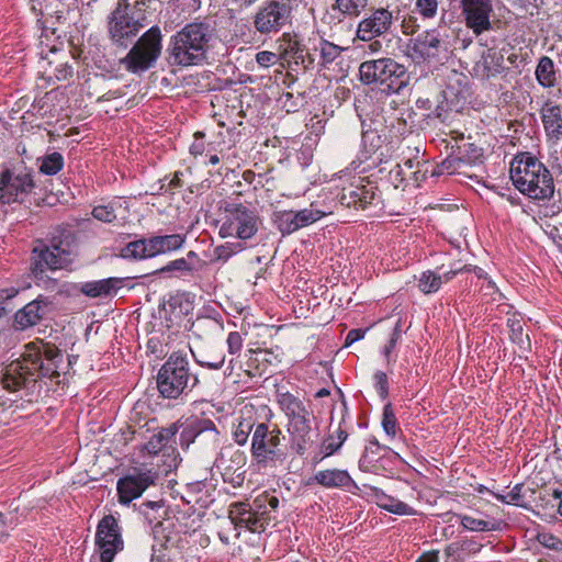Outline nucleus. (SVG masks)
<instances>
[{"instance_id":"obj_60","label":"nucleus","mask_w":562,"mask_h":562,"mask_svg":"<svg viewBox=\"0 0 562 562\" xmlns=\"http://www.w3.org/2000/svg\"><path fill=\"white\" fill-rule=\"evenodd\" d=\"M256 61L261 67L268 68V67L274 65L278 61V56H277V54H274L272 52L261 50V52L256 54Z\"/></svg>"},{"instance_id":"obj_17","label":"nucleus","mask_w":562,"mask_h":562,"mask_svg":"<svg viewBox=\"0 0 562 562\" xmlns=\"http://www.w3.org/2000/svg\"><path fill=\"white\" fill-rule=\"evenodd\" d=\"M460 9L467 27L476 36L492 30V0H460Z\"/></svg>"},{"instance_id":"obj_44","label":"nucleus","mask_w":562,"mask_h":562,"mask_svg":"<svg viewBox=\"0 0 562 562\" xmlns=\"http://www.w3.org/2000/svg\"><path fill=\"white\" fill-rule=\"evenodd\" d=\"M382 427L385 434L391 438H394L400 430L397 418L390 402L383 407Z\"/></svg>"},{"instance_id":"obj_15","label":"nucleus","mask_w":562,"mask_h":562,"mask_svg":"<svg viewBox=\"0 0 562 562\" xmlns=\"http://www.w3.org/2000/svg\"><path fill=\"white\" fill-rule=\"evenodd\" d=\"M448 53V43L437 29L425 31L407 45V56L416 64L430 61Z\"/></svg>"},{"instance_id":"obj_35","label":"nucleus","mask_w":562,"mask_h":562,"mask_svg":"<svg viewBox=\"0 0 562 562\" xmlns=\"http://www.w3.org/2000/svg\"><path fill=\"white\" fill-rule=\"evenodd\" d=\"M376 498L378 506L389 513L400 516H413L416 514V510L412 506L393 496L381 493L376 495Z\"/></svg>"},{"instance_id":"obj_22","label":"nucleus","mask_w":562,"mask_h":562,"mask_svg":"<svg viewBox=\"0 0 562 562\" xmlns=\"http://www.w3.org/2000/svg\"><path fill=\"white\" fill-rule=\"evenodd\" d=\"M49 245L60 255L68 263L74 262V258L78 254V235L76 231L68 224L57 225L48 235Z\"/></svg>"},{"instance_id":"obj_11","label":"nucleus","mask_w":562,"mask_h":562,"mask_svg":"<svg viewBox=\"0 0 562 562\" xmlns=\"http://www.w3.org/2000/svg\"><path fill=\"white\" fill-rule=\"evenodd\" d=\"M161 48V31L157 25L151 26L121 59V64L132 74L146 71L159 58Z\"/></svg>"},{"instance_id":"obj_59","label":"nucleus","mask_w":562,"mask_h":562,"mask_svg":"<svg viewBox=\"0 0 562 562\" xmlns=\"http://www.w3.org/2000/svg\"><path fill=\"white\" fill-rule=\"evenodd\" d=\"M227 349L229 355H237L243 348V337L238 331H231L226 339Z\"/></svg>"},{"instance_id":"obj_4","label":"nucleus","mask_w":562,"mask_h":562,"mask_svg":"<svg viewBox=\"0 0 562 562\" xmlns=\"http://www.w3.org/2000/svg\"><path fill=\"white\" fill-rule=\"evenodd\" d=\"M510 179L515 188L532 200H551L555 184L551 171L530 153L517 155L510 166Z\"/></svg>"},{"instance_id":"obj_45","label":"nucleus","mask_w":562,"mask_h":562,"mask_svg":"<svg viewBox=\"0 0 562 562\" xmlns=\"http://www.w3.org/2000/svg\"><path fill=\"white\" fill-rule=\"evenodd\" d=\"M456 153L461 158L462 164L472 165L482 156V148L473 143H463L457 146Z\"/></svg>"},{"instance_id":"obj_33","label":"nucleus","mask_w":562,"mask_h":562,"mask_svg":"<svg viewBox=\"0 0 562 562\" xmlns=\"http://www.w3.org/2000/svg\"><path fill=\"white\" fill-rule=\"evenodd\" d=\"M460 525L470 531H498L503 522L495 518L479 519L469 515H458Z\"/></svg>"},{"instance_id":"obj_43","label":"nucleus","mask_w":562,"mask_h":562,"mask_svg":"<svg viewBox=\"0 0 562 562\" xmlns=\"http://www.w3.org/2000/svg\"><path fill=\"white\" fill-rule=\"evenodd\" d=\"M442 284V277L431 270L424 271L418 279V288L425 294L437 292Z\"/></svg>"},{"instance_id":"obj_36","label":"nucleus","mask_w":562,"mask_h":562,"mask_svg":"<svg viewBox=\"0 0 562 562\" xmlns=\"http://www.w3.org/2000/svg\"><path fill=\"white\" fill-rule=\"evenodd\" d=\"M267 355L266 350H249L248 359L245 363V372L250 378L262 376L267 371Z\"/></svg>"},{"instance_id":"obj_6","label":"nucleus","mask_w":562,"mask_h":562,"mask_svg":"<svg viewBox=\"0 0 562 562\" xmlns=\"http://www.w3.org/2000/svg\"><path fill=\"white\" fill-rule=\"evenodd\" d=\"M284 436L276 424L260 422L251 436L250 454L259 470L274 469L286 459Z\"/></svg>"},{"instance_id":"obj_1","label":"nucleus","mask_w":562,"mask_h":562,"mask_svg":"<svg viewBox=\"0 0 562 562\" xmlns=\"http://www.w3.org/2000/svg\"><path fill=\"white\" fill-rule=\"evenodd\" d=\"M61 362L63 353L55 345L43 341L27 344L22 361L12 362L5 368L1 384L7 391L16 392L25 387L29 381H35L36 373L42 378H58Z\"/></svg>"},{"instance_id":"obj_57","label":"nucleus","mask_w":562,"mask_h":562,"mask_svg":"<svg viewBox=\"0 0 562 562\" xmlns=\"http://www.w3.org/2000/svg\"><path fill=\"white\" fill-rule=\"evenodd\" d=\"M374 387L382 400L389 396V381L385 372L378 371L374 373Z\"/></svg>"},{"instance_id":"obj_28","label":"nucleus","mask_w":562,"mask_h":562,"mask_svg":"<svg viewBox=\"0 0 562 562\" xmlns=\"http://www.w3.org/2000/svg\"><path fill=\"white\" fill-rule=\"evenodd\" d=\"M181 422L170 424L168 427L161 428L157 434H154L147 443L145 445V449L149 454H158L177 435Z\"/></svg>"},{"instance_id":"obj_62","label":"nucleus","mask_w":562,"mask_h":562,"mask_svg":"<svg viewBox=\"0 0 562 562\" xmlns=\"http://www.w3.org/2000/svg\"><path fill=\"white\" fill-rule=\"evenodd\" d=\"M510 339L521 345L524 342V329L519 321H509Z\"/></svg>"},{"instance_id":"obj_18","label":"nucleus","mask_w":562,"mask_h":562,"mask_svg":"<svg viewBox=\"0 0 562 562\" xmlns=\"http://www.w3.org/2000/svg\"><path fill=\"white\" fill-rule=\"evenodd\" d=\"M394 23L393 13L386 8H376L363 18L357 25L356 38L362 42H371L376 37L391 32Z\"/></svg>"},{"instance_id":"obj_7","label":"nucleus","mask_w":562,"mask_h":562,"mask_svg":"<svg viewBox=\"0 0 562 562\" xmlns=\"http://www.w3.org/2000/svg\"><path fill=\"white\" fill-rule=\"evenodd\" d=\"M359 80L386 94H398L408 85V75L404 65L393 58L382 57L362 61L359 66Z\"/></svg>"},{"instance_id":"obj_51","label":"nucleus","mask_w":562,"mask_h":562,"mask_svg":"<svg viewBox=\"0 0 562 562\" xmlns=\"http://www.w3.org/2000/svg\"><path fill=\"white\" fill-rule=\"evenodd\" d=\"M244 247L240 244L226 243L214 249V259L226 262L231 257L241 251Z\"/></svg>"},{"instance_id":"obj_47","label":"nucleus","mask_w":562,"mask_h":562,"mask_svg":"<svg viewBox=\"0 0 562 562\" xmlns=\"http://www.w3.org/2000/svg\"><path fill=\"white\" fill-rule=\"evenodd\" d=\"M198 269L194 262L189 261L187 258H178L169 261L166 266L160 268L157 272L166 273L172 271H179L188 274H192Z\"/></svg>"},{"instance_id":"obj_32","label":"nucleus","mask_w":562,"mask_h":562,"mask_svg":"<svg viewBox=\"0 0 562 562\" xmlns=\"http://www.w3.org/2000/svg\"><path fill=\"white\" fill-rule=\"evenodd\" d=\"M191 353L194 358V361L200 367L206 368L209 370L222 369L226 359L225 352L218 346L211 347L209 350L201 353L200 357H196L192 350Z\"/></svg>"},{"instance_id":"obj_3","label":"nucleus","mask_w":562,"mask_h":562,"mask_svg":"<svg viewBox=\"0 0 562 562\" xmlns=\"http://www.w3.org/2000/svg\"><path fill=\"white\" fill-rule=\"evenodd\" d=\"M277 403L286 417L291 449L302 457L318 436L316 417L303 401L290 392L278 393Z\"/></svg>"},{"instance_id":"obj_46","label":"nucleus","mask_w":562,"mask_h":562,"mask_svg":"<svg viewBox=\"0 0 562 562\" xmlns=\"http://www.w3.org/2000/svg\"><path fill=\"white\" fill-rule=\"evenodd\" d=\"M380 136L374 132H364L362 134V146L363 150L361 151L360 160H368L372 154H374L380 148Z\"/></svg>"},{"instance_id":"obj_30","label":"nucleus","mask_w":562,"mask_h":562,"mask_svg":"<svg viewBox=\"0 0 562 562\" xmlns=\"http://www.w3.org/2000/svg\"><path fill=\"white\" fill-rule=\"evenodd\" d=\"M148 244V237L132 240L120 249L119 255L123 259L135 261L153 258Z\"/></svg>"},{"instance_id":"obj_64","label":"nucleus","mask_w":562,"mask_h":562,"mask_svg":"<svg viewBox=\"0 0 562 562\" xmlns=\"http://www.w3.org/2000/svg\"><path fill=\"white\" fill-rule=\"evenodd\" d=\"M72 67L67 63L60 64L55 69V77L58 81H65L72 77Z\"/></svg>"},{"instance_id":"obj_19","label":"nucleus","mask_w":562,"mask_h":562,"mask_svg":"<svg viewBox=\"0 0 562 562\" xmlns=\"http://www.w3.org/2000/svg\"><path fill=\"white\" fill-rule=\"evenodd\" d=\"M154 483L155 476L151 475L150 471H138L120 477L116 483L119 502L128 505Z\"/></svg>"},{"instance_id":"obj_37","label":"nucleus","mask_w":562,"mask_h":562,"mask_svg":"<svg viewBox=\"0 0 562 562\" xmlns=\"http://www.w3.org/2000/svg\"><path fill=\"white\" fill-rule=\"evenodd\" d=\"M288 53L293 58L294 63L302 66L303 69H311L314 67V55L300 41H291L289 43Z\"/></svg>"},{"instance_id":"obj_53","label":"nucleus","mask_w":562,"mask_h":562,"mask_svg":"<svg viewBox=\"0 0 562 562\" xmlns=\"http://www.w3.org/2000/svg\"><path fill=\"white\" fill-rule=\"evenodd\" d=\"M295 214L297 216V221L301 227H305L321 220L323 216L326 215V212L311 207L300 210L295 212Z\"/></svg>"},{"instance_id":"obj_13","label":"nucleus","mask_w":562,"mask_h":562,"mask_svg":"<svg viewBox=\"0 0 562 562\" xmlns=\"http://www.w3.org/2000/svg\"><path fill=\"white\" fill-rule=\"evenodd\" d=\"M179 445L182 449H189L196 443L202 449L214 450L220 443V431L213 420L198 416H191L181 422Z\"/></svg>"},{"instance_id":"obj_54","label":"nucleus","mask_w":562,"mask_h":562,"mask_svg":"<svg viewBox=\"0 0 562 562\" xmlns=\"http://www.w3.org/2000/svg\"><path fill=\"white\" fill-rule=\"evenodd\" d=\"M92 216L103 223H112L116 220V213L112 205H98L92 210Z\"/></svg>"},{"instance_id":"obj_63","label":"nucleus","mask_w":562,"mask_h":562,"mask_svg":"<svg viewBox=\"0 0 562 562\" xmlns=\"http://www.w3.org/2000/svg\"><path fill=\"white\" fill-rule=\"evenodd\" d=\"M36 280V284L43 286L46 290L55 291L58 286L56 279H52L47 276L46 271H43V276H33Z\"/></svg>"},{"instance_id":"obj_49","label":"nucleus","mask_w":562,"mask_h":562,"mask_svg":"<svg viewBox=\"0 0 562 562\" xmlns=\"http://www.w3.org/2000/svg\"><path fill=\"white\" fill-rule=\"evenodd\" d=\"M439 2L438 0H416L415 12L423 19L430 20L437 15Z\"/></svg>"},{"instance_id":"obj_5","label":"nucleus","mask_w":562,"mask_h":562,"mask_svg":"<svg viewBox=\"0 0 562 562\" xmlns=\"http://www.w3.org/2000/svg\"><path fill=\"white\" fill-rule=\"evenodd\" d=\"M199 382L198 374L192 372L190 368L187 355L178 351L168 357L156 376L159 394L168 400H177L188 395Z\"/></svg>"},{"instance_id":"obj_20","label":"nucleus","mask_w":562,"mask_h":562,"mask_svg":"<svg viewBox=\"0 0 562 562\" xmlns=\"http://www.w3.org/2000/svg\"><path fill=\"white\" fill-rule=\"evenodd\" d=\"M338 200L346 207L366 210L371 205L378 204L380 196L376 193L375 187L371 183L362 184L360 181L359 183H350L348 187L342 188L338 194Z\"/></svg>"},{"instance_id":"obj_58","label":"nucleus","mask_w":562,"mask_h":562,"mask_svg":"<svg viewBox=\"0 0 562 562\" xmlns=\"http://www.w3.org/2000/svg\"><path fill=\"white\" fill-rule=\"evenodd\" d=\"M342 445H340L331 434H329L321 445V453L323 458L330 457L339 451Z\"/></svg>"},{"instance_id":"obj_16","label":"nucleus","mask_w":562,"mask_h":562,"mask_svg":"<svg viewBox=\"0 0 562 562\" xmlns=\"http://www.w3.org/2000/svg\"><path fill=\"white\" fill-rule=\"evenodd\" d=\"M95 544L101 562H112L115 554L123 550L124 542L120 527L112 515H106L100 520L95 533Z\"/></svg>"},{"instance_id":"obj_21","label":"nucleus","mask_w":562,"mask_h":562,"mask_svg":"<svg viewBox=\"0 0 562 562\" xmlns=\"http://www.w3.org/2000/svg\"><path fill=\"white\" fill-rule=\"evenodd\" d=\"M68 260L64 259L50 245L40 241L32 250L31 271L33 276H43V271L65 269Z\"/></svg>"},{"instance_id":"obj_52","label":"nucleus","mask_w":562,"mask_h":562,"mask_svg":"<svg viewBox=\"0 0 562 562\" xmlns=\"http://www.w3.org/2000/svg\"><path fill=\"white\" fill-rule=\"evenodd\" d=\"M171 5L178 15L187 16L200 9L201 0H172Z\"/></svg>"},{"instance_id":"obj_31","label":"nucleus","mask_w":562,"mask_h":562,"mask_svg":"<svg viewBox=\"0 0 562 562\" xmlns=\"http://www.w3.org/2000/svg\"><path fill=\"white\" fill-rule=\"evenodd\" d=\"M251 408H244L240 411V416L238 417V424L236 425L235 430L233 431L234 441L238 446H245L248 442L250 434L252 435L255 430V426L258 423L251 416Z\"/></svg>"},{"instance_id":"obj_10","label":"nucleus","mask_w":562,"mask_h":562,"mask_svg":"<svg viewBox=\"0 0 562 562\" xmlns=\"http://www.w3.org/2000/svg\"><path fill=\"white\" fill-rule=\"evenodd\" d=\"M222 218L218 235L222 238L236 237L249 239L258 232V216L241 203L224 202L221 206Z\"/></svg>"},{"instance_id":"obj_42","label":"nucleus","mask_w":562,"mask_h":562,"mask_svg":"<svg viewBox=\"0 0 562 562\" xmlns=\"http://www.w3.org/2000/svg\"><path fill=\"white\" fill-rule=\"evenodd\" d=\"M503 63H504L503 55L494 49H488L482 56V60H481V65H482L483 70L487 77L501 74L502 70L504 69Z\"/></svg>"},{"instance_id":"obj_27","label":"nucleus","mask_w":562,"mask_h":562,"mask_svg":"<svg viewBox=\"0 0 562 562\" xmlns=\"http://www.w3.org/2000/svg\"><path fill=\"white\" fill-rule=\"evenodd\" d=\"M148 240L154 258L182 248L186 243V236L182 234L156 235L148 237Z\"/></svg>"},{"instance_id":"obj_25","label":"nucleus","mask_w":562,"mask_h":562,"mask_svg":"<svg viewBox=\"0 0 562 562\" xmlns=\"http://www.w3.org/2000/svg\"><path fill=\"white\" fill-rule=\"evenodd\" d=\"M314 482L325 488H358L348 471L340 469H327L315 473Z\"/></svg>"},{"instance_id":"obj_23","label":"nucleus","mask_w":562,"mask_h":562,"mask_svg":"<svg viewBox=\"0 0 562 562\" xmlns=\"http://www.w3.org/2000/svg\"><path fill=\"white\" fill-rule=\"evenodd\" d=\"M49 305L50 301L40 295L15 313L14 326L20 330L35 326L43 319Z\"/></svg>"},{"instance_id":"obj_26","label":"nucleus","mask_w":562,"mask_h":562,"mask_svg":"<svg viewBox=\"0 0 562 562\" xmlns=\"http://www.w3.org/2000/svg\"><path fill=\"white\" fill-rule=\"evenodd\" d=\"M122 282L123 280L120 278H106L97 281H89L81 284L80 292L92 299L106 297L115 294L122 286Z\"/></svg>"},{"instance_id":"obj_40","label":"nucleus","mask_w":562,"mask_h":562,"mask_svg":"<svg viewBox=\"0 0 562 562\" xmlns=\"http://www.w3.org/2000/svg\"><path fill=\"white\" fill-rule=\"evenodd\" d=\"M38 170L46 176L57 175L64 167V157L60 153L54 151L37 158Z\"/></svg>"},{"instance_id":"obj_61","label":"nucleus","mask_w":562,"mask_h":562,"mask_svg":"<svg viewBox=\"0 0 562 562\" xmlns=\"http://www.w3.org/2000/svg\"><path fill=\"white\" fill-rule=\"evenodd\" d=\"M461 550H463L465 557L469 554H474L481 551L482 544L476 542L473 539H461L458 541Z\"/></svg>"},{"instance_id":"obj_12","label":"nucleus","mask_w":562,"mask_h":562,"mask_svg":"<svg viewBox=\"0 0 562 562\" xmlns=\"http://www.w3.org/2000/svg\"><path fill=\"white\" fill-rule=\"evenodd\" d=\"M293 8L291 0H267L252 16L256 32L272 35L292 23Z\"/></svg>"},{"instance_id":"obj_38","label":"nucleus","mask_w":562,"mask_h":562,"mask_svg":"<svg viewBox=\"0 0 562 562\" xmlns=\"http://www.w3.org/2000/svg\"><path fill=\"white\" fill-rule=\"evenodd\" d=\"M536 78L538 82L544 87H553L557 80L554 64L548 56H542L536 68Z\"/></svg>"},{"instance_id":"obj_2","label":"nucleus","mask_w":562,"mask_h":562,"mask_svg":"<svg viewBox=\"0 0 562 562\" xmlns=\"http://www.w3.org/2000/svg\"><path fill=\"white\" fill-rule=\"evenodd\" d=\"M217 38L215 20L195 19L170 37L168 47L170 64L180 67L202 65Z\"/></svg>"},{"instance_id":"obj_29","label":"nucleus","mask_w":562,"mask_h":562,"mask_svg":"<svg viewBox=\"0 0 562 562\" xmlns=\"http://www.w3.org/2000/svg\"><path fill=\"white\" fill-rule=\"evenodd\" d=\"M369 0H335L331 11L338 13L341 20H355L367 9Z\"/></svg>"},{"instance_id":"obj_39","label":"nucleus","mask_w":562,"mask_h":562,"mask_svg":"<svg viewBox=\"0 0 562 562\" xmlns=\"http://www.w3.org/2000/svg\"><path fill=\"white\" fill-rule=\"evenodd\" d=\"M273 216V221L282 235H289L302 228L294 211H279Z\"/></svg>"},{"instance_id":"obj_41","label":"nucleus","mask_w":562,"mask_h":562,"mask_svg":"<svg viewBox=\"0 0 562 562\" xmlns=\"http://www.w3.org/2000/svg\"><path fill=\"white\" fill-rule=\"evenodd\" d=\"M314 49L319 50L321 65L324 67L334 63L345 50L344 47L334 44L325 38H321L318 45L315 46Z\"/></svg>"},{"instance_id":"obj_56","label":"nucleus","mask_w":562,"mask_h":562,"mask_svg":"<svg viewBox=\"0 0 562 562\" xmlns=\"http://www.w3.org/2000/svg\"><path fill=\"white\" fill-rule=\"evenodd\" d=\"M465 554L458 541L451 542L445 549V562H464Z\"/></svg>"},{"instance_id":"obj_8","label":"nucleus","mask_w":562,"mask_h":562,"mask_svg":"<svg viewBox=\"0 0 562 562\" xmlns=\"http://www.w3.org/2000/svg\"><path fill=\"white\" fill-rule=\"evenodd\" d=\"M279 506V498L268 492L258 495L252 505L233 503L228 517L236 527L246 528L251 532H262L269 524L271 510Z\"/></svg>"},{"instance_id":"obj_24","label":"nucleus","mask_w":562,"mask_h":562,"mask_svg":"<svg viewBox=\"0 0 562 562\" xmlns=\"http://www.w3.org/2000/svg\"><path fill=\"white\" fill-rule=\"evenodd\" d=\"M541 120L547 137L550 140L562 139V105L546 102L540 110Z\"/></svg>"},{"instance_id":"obj_34","label":"nucleus","mask_w":562,"mask_h":562,"mask_svg":"<svg viewBox=\"0 0 562 562\" xmlns=\"http://www.w3.org/2000/svg\"><path fill=\"white\" fill-rule=\"evenodd\" d=\"M383 447L379 443L376 438H371L364 447V450L359 459L358 467L362 472H372L375 468L376 461L380 459V452Z\"/></svg>"},{"instance_id":"obj_14","label":"nucleus","mask_w":562,"mask_h":562,"mask_svg":"<svg viewBox=\"0 0 562 562\" xmlns=\"http://www.w3.org/2000/svg\"><path fill=\"white\" fill-rule=\"evenodd\" d=\"M35 188L31 170L4 169L0 172V202L11 204L21 202Z\"/></svg>"},{"instance_id":"obj_9","label":"nucleus","mask_w":562,"mask_h":562,"mask_svg":"<svg viewBox=\"0 0 562 562\" xmlns=\"http://www.w3.org/2000/svg\"><path fill=\"white\" fill-rule=\"evenodd\" d=\"M145 20L142 11L130 9L127 0H119L116 8L108 18V32L112 43L120 47H127L145 26Z\"/></svg>"},{"instance_id":"obj_50","label":"nucleus","mask_w":562,"mask_h":562,"mask_svg":"<svg viewBox=\"0 0 562 562\" xmlns=\"http://www.w3.org/2000/svg\"><path fill=\"white\" fill-rule=\"evenodd\" d=\"M522 484H516L507 494H492L502 503L524 507Z\"/></svg>"},{"instance_id":"obj_48","label":"nucleus","mask_w":562,"mask_h":562,"mask_svg":"<svg viewBox=\"0 0 562 562\" xmlns=\"http://www.w3.org/2000/svg\"><path fill=\"white\" fill-rule=\"evenodd\" d=\"M465 166L462 164L461 158L457 155L454 151L453 155L448 156L440 165L436 167V169L432 171V176L436 175H442L445 172L452 175L454 172H459L461 167Z\"/></svg>"},{"instance_id":"obj_55","label":"nucleus","mask_w":562,"mask_h":562,"mask_svg":"<svg viewBox=\"0 0 562 562\" xmlns=\"http://www.w3.org/2000/svg\"><path fill=\"white\" fill-rule=\"evenodd\" d=\"M537 540L540 544L543 547L559 551L562 549V541L559 537L555 535L548 532V531H541L537 535Z\"/></svg>"}]
</instances>
